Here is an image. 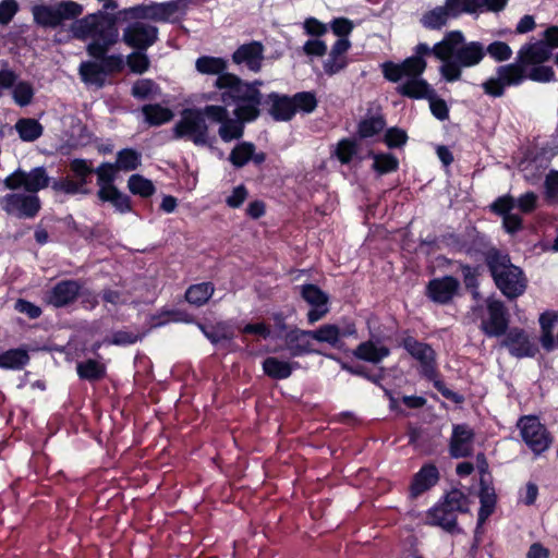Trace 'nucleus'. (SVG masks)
<instances>
[{"mask_svg": "<svg viewBox=\"0 0 558 558\" xmlns=\"http://www.w3.org/2000/svg\"><path fill=\"white\" fill-rule=\"evenodd\" d=\"M216 92L204 93L201 101H221L234 105L233 113L236 119L229 117L220 124L219 136L223 142L239 140L243 135L244 122H251L259 116L262 94L253 85L246 84L234 74H226L216 78Z\"/></svg>", "mask_w": 558, "mask_h": 558, "instance_id": "f257e3e1", "label": "nucleus"}, {"mask_svg": "<svg viewBox=\"0 0 558 558\" xmlns=\"http://www.w3.org/2000/svg\"><path fill=\"white\" fill-rule=\"evenodd\" d=\"M434 56L442 62L439 72L447 82L461 78L463 68L477 65L485 57V47L480 41H465L460 31L445 35L433 46Z\"/></svg>", "mask_w": 558, "mask_h": 558, "instance_id": "f03ea898", "label": "nucleus"}, {"mask_svg": "<svg viewBox=\"0 0 558 558\" xmlns=\"http://www.w3.org/2000/svg\"><path fill=\"white\" fill-rule=\"evenodd\" d=\"M551 51L544 41L526 44L518 52L517 62L497 68L495 75L487 78L482 87L492 97H501L509 86H518L526 78L524 68L547 61Z\"/></svg>", "mask_w": 558, "mask_h": 558, "instance_id": "7ed1b4c3", "label": "nucleus"}, {"mask_svg": "<svg viewBox=\"0 0 558 558\" xmlns=\"http://www.w3.org/2000/svg\"><path fill=\"white\" fill-rule=\"evenodd\" d=\"M116 22L113 15L98 11L73 22L70 31L75 38L89 40L87 46L89 56L104 59L108 49L119 38Z\"/></svg>", "mask_w": 558, "mask_h": 558, "instance_id": "20e7f679", "label": "nucleus"}, {"mask_svg": "<svg viewBox=\"0 0 558 558\" xmlns=\"http://www.w3.org/2000/svg\"><path fill=\"white\" fill-rule=\"evenodd\" d=\"M487 265L497 288L508 299H515L524 293L526 279L523 271L514 266L507 255L498 252L489 253Z\"/></svg>", "mask_w": 558, "mask_h": 558, "instance_id": "39448f33", "label": "nucleus"}, {"mask_svg": "<svg viewBox=\"0 0 558 558\" xmlns=\"http://www.w3.org/2000/svg\"><path fill=\"white\" fill-rule=\"evenodd\" d=\"M184 0L168 2H150L148 4L134 5L120 11L121 15L134 20H147L159 23H174L185 14Z\"/></svg>", "mask_w": 558, "mask_h": 558, "instance_id": "423d86ee", "label": "nucleus"}, {"mask_svg": "<svg viewBox=\"0 0 558 558\" xmlns=\"http://www.w3.org/2000/svg\"><path fill=\"white\" fill-rule=\"evenodd\" d=\"M83 7L74 1H62L54 5L37 3L32 7L34 21L43 26L56 28L64 21L72 20L81 15Z\"/></svg>", "mask_w": 558, "mask_h": 558, "instance_id": "0eeeda50", "label": "nucleus"}, {"mask_svg": "<svg viewBox=\"0 0 558 558\" xmlns=\"http://www.w3.org/2000/svg\"><path fill=\"white\" fill-rule=\"evenodd\" d=\"M175 138H185L197 146L209 143V130L199 109H185L173 126Z\"/></svg>", "mask_w": 558, "mask_h": 558, "instance_id": "6e6552de", "label": "nucleus"}, {"mask_svg": "<svg viewBox=\"0 0 558 558\" xmlns=\"http://www.w3.org/2000/svg\"><path fill=\"white\" fill-rule=\"evenodd\" d=\"M49 184L50 177L44 167H36L29 171L19 168L3 180L4 187L10 191L23 189L26 193L36 195Z\"/></svg>", "mask_w": 558, "mask_h": 558, "instance_id": "1a4fd4ad", "label": "nucleus"}, {"mask_svg": "<svg viewBox=\"0 0 558 558\" xmlns=\"http://www.w3.org/2000/svg\"><path fill=\"white\" fill-rule=\"evenodd\" d=\"M522 440L535 456L545 452L551 444V438L546 427L533 415L523 416L517 424Z\"/></svg>", "mask_w": 558, "mask_h": 558, "instance_id": "9d476101", "label": "nucleus"}, {"mask_svg": "<svg viewBox=\"0 0 558 558\" xmlns=\"http://www.w3.org/2000/svg\"><path fill=\"white\" fill-rule=\"evenodd\" d=\"M0 207L8 215L17 218H34L40 210L38 195L12 191L0 197Z\"/></svg>", "mask_w": 558, "mask_h": 558, "instance_id": "9b49d317", "label": "nucleus"}, {"mask_svg": "<svg viewBox=\"0 0 558 558\" xmlns=\"http://www.w3.org/2000/svg\"><path fill=\"white\" fill-rule=\"evenodd\" d=\"M158 39V28L144 20H136L130 23L122 34L125 45L137 50H146Z\"/></svg>", "mask_w": 558, "mask_h": 558, "instance_id": "f8f14e48", "label": "nucleus"}, {"mask_svg": "<svg viewBox=\"0 0 558 558\" xmlns=\"http://www.w3.org/2000/svg\"><path fill=\"white\" fill-rule=\"evenodd\" d=\"M384 76L391 81L398 82L402 77L414 78L420 77L426 69V62L423 58L412 56L407 58L402 63L385 62L383 65Z\"/></svg>", "mask_w": 558, "mask_h": 558, "instance_id": "ddd939ff", "label": "nucleus"}, {"mask_svg": "<svg viewBox=\"0 0 558 558\" xmlns=\"http://www.w3.org/2000/svg\"><path fill=\"white\" fill-rule=\"evenodd\" d=\"M488 318L483 319L481 327L488 337H499L508 327L506 308L502 302L494 299L487 300Z\"/></svg>", "mask_w": 558, "mask_h": 558, "instance_id": "4468645a", "label": "nucleus"}, {"mask_svg": "<svg viewBox=\"0 0 558 558\" xmlns=\"http://www.w3.org/2000/svg\"><path fill=\"white\" fill-rule=\"evenodd\" d=\"M404 349L420 362L422 373L429 379L436 376V362L434 350L422 342L416 341L414 338H405L403 341Z\"/></svg>", "mask_w": 558, "mask_h": 558, "instance_id": "2eb2a0df", "label": "nucleus"}, {"mask_svg": "<svg viewBox=\"0 0 558 558\" xmlns=\"http://www.w3.org/2000/svg\"><path fill=\"white\" fill-rule=\"evenodd\" d=\"M302 298L312 306L307 314L310 324L320 320L328 312V295L315 284H305L301 290Z\"/></svg>", "mask_w": 558, "mask_h": 558, "instance_id": "dca6fc26", "label": "nucleus"}, {"mask_svg": "<svg viewBox=\"0 0 558 558\" xmlns=\"http://www.w3.org/2000/svg\"><path fill=\"white\" fill-rule=\"evenodd\" d=\"M508 0H447L453 13L500 12Z\"/></svg>", "mask_w": 558, "mask_h": 558, "instance_id": "f3484780", "label": "nucleus"}, {"mask_svg": "<svg viewBox=\"0 0 558 558\" xmlns=\"http://www.w3.org/2000/svg\"><path fill=\"white\" fill-rule=\"evenodd\" d=\"M458 289L459 281L451 276H445L429 281L427 295L436 303L446 304L452 300Z\"/></svg>", "mask_w": 558, "mask_h": 558, "instance_id": "a211bd4d", "label": "nucleus"}, {"mask_svg": "<svg viewBox=\"0 0 558 558\" xmlns=\"http://www.w3.org/2000/svg\"><path fill=\"white\" fill-rule=\"evenodd\" d=\"M234 63L244 64L253 72H258L264 60V48L258 41L242 45L232 56Z\"/></svg>", "mask_w": 558, "mask_h": 558, "instance_id": "6ab92c4d", "label": "nucleus"}, {"mask_svg": "<svg viewBox=\"0 0 558 558\" xmlns=\"http://www.w3.org/2000/svg\"><path fill=\"white\" fill-rule=\"evenodd\" d=\"M80 294V284L74 280H64L57 283L46 295L48 304L62 307L72 303Z\"/></svg>", "mask_w": 558, "mask_h": 558, "instance_id": "aec40b11", "label": "nucleus"}, {"mask_svg": "<svg viewBox=\"0 0 558 558\" xmlns=\"http://www.w3.org/2000/svg\"><path fill=\"white\" fill-rule=\"evenodd\" d=\"M474 433L468 425H456L450 439V454L462 458L471 454L473 450Z\"/></svg>", "mask_w": 558, "mask_h": 558, "instance_id": "412c9836", "label": "nucleus"}, {"mask_svg": "<svg viewBox=\"0 0 558 558\" xmlns=\"http://www.w3.org/2000/svg\"><path fill=\"white\" fill-rule=\"evenodd\" d=\"M351 47L348 38H338L332 45L328 58L324 61L323 68L326 74L335 75L342 71L348 64L347 52Z\"/></svg>", "mask_w": 558, "mask_h": 558, "instance_id": "4be33fe9", "label": "nucleus"}, {"mask_svg": "<svg viewBox=\"0 0 558 558\" xmlns=\"http://www.w3.org/2000/svg\"><path fill=\"white\" fill-rule=\"evenodd\" d=\"M502 344L517 357L533 356L536 353L535 344L521 329H511L502 341Z\"/></svg>", "mask_w": 558, "mask_h": 558, "instance_id": "5701e85b", "label": "nucleus"}, {"mask_svg": "<svg viewBox=\"0 0 558 558\" xmlns=\"http://www.w3.org/2000/svg\"><path fill=\"white\" fill-rule=\"evenodd\" d=\"M425 524L439 526L445 531L452 532L457 527V515L444 501H439L425 514Z\"/></svg>", "mask_w": 558, "mask_h": 558, "instance_id": "b1692460", "label": "nucleus"}, {"mask_svg": "<svg viewBox=\"0 0 558 558\" xmlns=\"http://www.w3.org/2000/svg\"><path fill=\"white\" fill-rule=\"evenodd\" d=\"M312 330L294 329L286 335V345L291 356H301L308 353H315L313 349Z\"/></svg>", "mask_w": 558, "mask_h": 558, "instance_id": "393cba45", "label": "nucleus"}, {"mask_svg": "<svg viewBox=\"0 0 558 558\" xmlns=\"http://www.w3.org/2000/svg\"><path fill=\"white\" fill-rule=\"evenodd\" d=\"M514 207L515 203L511 196L499 197L492 205L495 213L504 216V227L509 233L520 230L522 225L521 218L510 213Z\"/></svg>", "mask_w": 558, "mask_h": 558, "instance_id": "a878e982", "label": "nucleus"}, {"mask_svg": "<svg viewBox=\"0 0 558 558\" xmlns=\"http://www.w3.org/2000/svg\"><path fill=\"white\" fill-rule=\"evenodd\" d=\"M390 351L387 347L379 342L365 341L356 347L353 354L362 361L377 364L389 355Z\"/></svg>", "mask_w": 558, "mask_h": 558, "instance_id": "bb28decb", "label": "nucleus"}, {"mask_svg": "<svg viewBox=\"0 0 558 558\" xmlns=\"http://www.w3.org/2000/svg\"><path fill=\"white\" fill-rule=\"evenodd\" d=\"M438 481V471L434 465L423 466L414 476L411 485V496L417 497L433 487Z\"/></svg>", "mask_w": 558, "mask_h": 558, "instance_id": "cd10ccee", "label": "nucleus"}, {"mask_svg": "<svg viewBox=\"0 0 558 558\" xmlns=\"http://www.w3.org/2000/svg\"><path fill=\"white\" fill-rule=\"evenodd\" d=\"M251 159H253L255 163H262L265 160V155L255 154V146L248 142L238 144L229 156L230 162L236 168L243 167Z\"/></svg>", "mask_w": 558, "mask_h": 558, "instance_id": "c85d7f7f", "label": "nucleus"}, {"mask_svg": "<svg viewBox=\"0 0 558 558\" xmlns=\"http://www.w3.org/2000/svg\"><path fill=\"white\" fill-rule=\"evenodd\" d=\"M269 100L271 102L269 111L275 120L289 121L295 114L292 97L274 93L269 95Z\"/></svg>", "mask_w": 558, "mask_h": 558, "instance_id": "c756f323", "label": "nucleus"}, {"mask_svg": "<svg viewBox=\"0 0 558 558\" xmlns=\"http://www.w3.org/2000/svg\"><path fill=\"white\" fill-rule=\"evenodd\" d=\"M298 366V363H291L288 361H282L277 357H267L263 362V369L265 374L274 379H286L291 374L292 371Z\"/></svg>", "mask_w": 558, "mask_h": 558, "instance_id": "7c9ffc66", "label": "nucleus"}, {"mask_svg": "<svg viewBox=\"0 0 558 558\" xmlns=\"http://www.w3.org/2000/svg\"><path fill=\"white\" fill-rule=\"evenodd\" d=\"M398 89L402 95L412 98H432L434 95V90L428 83L420 77L408 78Z\"/></svg>", "mask_w": 558, "mask_h": 558, "instance_id": "2f4dec72", "label": "nucleus"}, {"mask_svg": "<svg viewBox=\"0 0 558 558\" xmlns=\"http://www.w3.org/2000/svg\"><path fill=\"white\" fill-rule=\"evenodd\" d=\"M195 68L199 73L207 75H217V78H219L222 75L229 74L228 72H226L227 61L219 57H199L195 62Z\"/></svg>", "mask_w": 558, "mask_h": 558, "instance_id": "473e14b6", "label": "nucleus"}, {"mask_svg": "<svg viewBox=\"0 0 558 558\" xmlns=\"http://www.w3.org/2000/svg\"><path fill=\"white\" fill-rule=\"evenodd\" d=\"M97 196L101 202L110 203L117 211L125 214L131 210L130 198L117 187L98 190Z\"/></svg>", "mask_w": 558, "mask_h": 558, "instance_id": "72a5a7b5", "label": "nucleus"}, {"mask_svg": "<svg viewBox=\"0 0 558 558\" xmlns=\"http://www.w3.org/2000/svg\"><path fill=\"white\" fill-rule=\"evenodd\" d=\"M15 130L23 142H34L43 135L44 128L35 119L22 118L15 123Z\"/></svg>", "mask_w": 558, "mask_h": 558, "instance_id": "f704fd0d", "label": "nucleus"}, {"mask_svg": "<svg viewBox=\"0 0 558 558\" xmlns=\"http://www.w3.org/2000/svg\"><path fill=\"white\" fill-rule=\"evenodd\" d=\"M29 356L25 349H11L0 354V367L20 369L28 363Z\"/></svg>", "mask_w": 558, "mask_h": 558, "instance_id": "c9c22d12", "label": "nucleus"}, {"mask_svg": "<svg viewBox=\"0 0 558 558\" xmlns=\"http://www.w3.org/2000/svg\"><path fill=\"white\" fill-rule=\"evenodd\" d=\"M215 289L210 282H202L191 286L186 293L185 299L190 304L201 306L205 304L213 295Z\"/></svg>", "mask_w": 558, "mask_h": 558, "instance_id": "e433bc0d", "label": "nucleus"}, {"mask_svg": "<svg viewBox=\"0 0 558 558\" xmlns=\"http://www.w3.org/2000/svg\"><path fill=\"white\" fill-rule=\"evenodd\" d=\"M80 74L87 84L98 87L104 85L106 73L101 64L97 62H83L80 65Z\"/></svg>", "mask_w": 558, "mask_h": 558, "instance_id": "4c0bfd02", "label": "nucleus"}, {"mask_svg": "<svg viewBox=\"0 0 558 558\" xmlns=\"http://www.w3.org/2000/svg\"><path fill=\"white\" fill-rule=\"evenodd\" d=\"M146 121L151 125H160L173 118V112L160 105H146L142 109Z\"/></svg>", "mask_w": 558, "mask_h": 558, "instance_id": "58836bf2", "label": "nucleus"}, {"mask_svg": "<svg viewBox=\"0 0 558 558\" xmlns=\"http://www.w3.org/2000/svg\"><path fill=\"white\" fill-rule=\"evenodd\" d=\"M480 501L478 524H483L495 509L496 496L494 488L483 484L480 493Z\"/></svg>", "mask_w": 558, "mask_h": 558, "instance_id": "ea45409f", "label": "nucleus"}, {"mask_svg": "<svg viewBox=\"0 0 558 558\" xmlns=\"http://www.w3.org/2000/svg\"><path fill=\"white\" fill-rule=\"evenodd\" d=\"M314 340L336 347L341 338V327L336 324H325L312 330Z\"/></svg>", "mask_w": 558, "mask_h": 558, "instance_id": "a19ab883", "label": "nucleus"}, {"mask_svg": "<svg viewBox=\"0 0 558 558\" xmlns=\"http://www.w3.org/2000/svg\"><path fill=\"white\" fill-rule=\"evenodd\" d=\"M459 13H453L445 3V7H438L423 16V24L428 28H440L444 26L448 20L449 15H458Z\"/></svg>", "mask_w": 558, "mask_h": 558, "instance_id": "79ce46f5", "label": "nucleus"}, {"mask_svg": "<svg viewBox=\"0 0 558 558\" xmlns=\"http://www.w3.org/2000/svg\"><path fill=\"white\" fill-rule=\"evenodd\" d=\"M77 374L86 380H97L105 375V365L96 360H87L77 364Z\"/></svg>", "mask_w": 558, "mask_h": 558, "instance_id": "37998d69", "label": "nucleus"}, {"mask_svg": "<svg viewBox=\"0 0 558 558\" xmlns=\"http://www.w3.org/2000/svg\"><path fill=\"white\" fill-rule=\"evenodd\" d=\"M128 187L131 193L142 197H148L155 193L153 182L141 174H133L128 180Z\"/></svg>", "mask_w": 558, "mask_h": 558, "instance_id": "c03bdc74", "label": "nucleus"}, {"mask_svg": "<svg viewBox=\"0 0 558 558\" xmlns=\"http://www.w3.org/2000/svg\"><path fill=\"white\" fill-rule=\"evenodd\" d=\"M117 170H119L116 165L112 163H101L96 170L95 173L97 174V185L98 190H109L112 187H116L113 184L116 180V173Z\"/></svg>", "mask_w": 558, "mask_h": 558, "instance_id": "a18cd8bd", "label": "nucleus"}, {"mask_svg": "<svg viewBox=\"0 0 558 558\" xmlns=\"http://www.w3.org/2000/svg\"><path fill=\"white\" fill-rule=\"evenodd\" d=\"M141 165V154L133 149H122L118 153L116 167L119 170L132 171Z\"/></svg>", "mask_w": 558, "mask_h": 558, "instance_id": "49530a36", "label": "nucleus"}, {"mask_svg": "<svg viewBox=\"0 0 558 558\" xmlns=\"http://www.w3.org/2000/svg\"><path fill=\"white\" fill-rule=\"evenodd\" d=\"M294 111H300L303 113H311L317 107V99L314 93L312 92H301L296 93L293 97Z\"/></svg>", "mask_w": 558, "mask_h": 558, "instance_id": "de8ad7c7", "label": "nucleus"}, {"mask_svg": "<svg viewBox=\"0 0 558 558\" xmlns=\"http://www.w3.org/2000/svg\"><path fill=\"white\" fill-rule=\"evenodd\" d=\"M442 501L456 515L469 510L466 496L458 489L449 492Z\"/></svg>", "mask_w": 558, "mask_h": 558, "instance_id": "09e8293b", "label": "nucleus"}, {"mask_svg": "<svg viewBox=\"0 0 558 558\" xmlns=\"http://www.w3.org/2000/svg\"><path fill=\"white\" fill-rule=\"evenodd\" d=\"M385 128V121L380 117H371L363 120L359 125V134L361 137H372L380 133Z\"/></svg>", "mask_w": 558, "mask_h": 558, "instance_id": "8fccbe9b", "label": "nucleus"}, {"mask_svg": "<svg viewBox=\"0 0 558 558\" xmlns=\"http://www.w3.org/2000/svg\"><path fill=\"white\" fill-rule=\"evenodd\" d=\"M51 186L56 192H62L65 194H71V195L78 194V193H83V194L88 193V190L85 189L83 183H80L78 181H74L69 178L53 181Z\"/></svg>", "mask_w": 558, "mask_h": 558, "instance_id": "3c124183", "label": "nucleus"}, {"mask_svg": "<svg viewBox=\"0 0 558 558\" xmlns=\"http://www.w3.org/2000/svg\"><path fill=\"white\" fill-rule=\"evenodd\" d=\"M398 168V160L390 154L374 155L373 169L380 174L392 172Z\"/></svg>", "mask_w": 558, "mask_h": 558, "instance_id": "603ef678", "label": "nucleus"}, {"mask_svg": "<svg viewBox=\"0 0 558 558\" xmlns=\"http://www.w3.org/2000/svg\"><path fill=\"white\" fill-rule=\"evenodd\" d=\"M144 50L134 51L126 58V63L133 73L142 74L149 68V59Z\"/></svg>", "mask_w": 558, "mask_h": 558, "instance_id": "864d4df0", "label": "nucleus"}, {"mask_svg": "<svg viewBox=\"0 0 558 558\" xmlns=\"http://www.w3.org/2000/svg\"><path fill=\"white\" fill-rule=\"evenodd\" d=\"M13 99L14 101L21 106H27L31 104L33 96H34V89L33 86L27 82H20L14 85L13 92Z\"/></svg>", "mask_w": 558, "mask_h": 558, "instance_id": "5fc2aeb1", "label": "nucleus"}, {"mask_svg": "<svg viewBox=\"0 0 558 558\" xmlns=\"http://www.w3.org/2000/svg\"><path fill=\"white\" fill-rule=\"evenodd\" d=\"M221 104L222 105H208L203 109H199L203 113V118H207L213 122L221 124L229 117V111L227 109L229 105H225L223 102Z\"/></svg>", "mask_w": 558, "mask_h": 558, "instance_id": "6e6d98bb", "label": "nucleus"}, {"mask_svg": "<svg viewBox=\"0 0 558 558\" xmlns=\"http://www.w3.org/2000/svg\"><path fill=\"white\" fill-rule=\"evenodd\" d=\"M488 53L495 61H507L512 56V50L508 44L504 41H494L485 48V54Z\"/></svg>", "mask_w": 558, "mask_h": 558, "instance_id": "4d7b16f0", "label": "nucleus"}, {"mask_svg": "<svg viewBox=\"0 0 558 558\" xmlns=\"http://www.w3.org/2000/svg\"><path fill=\"white\" fill-rule=\"evenodd\" d=\"M157 85L147 78L138 80L132 87V95L138 99H147L157 94Z\"/></svg>", "mask_w": 558, "mask_h": 558, "instance_id": "13d9d810", "label": "nucleus"}, {"mask_svg": "<svg viewBox=\"0 0 558 558\" xmlns=\"http://www.w3.org/2000/svg\"><path fill=\"white\" fill-rule=\"evenodd\" d=\"M71 171L77 178L80 183L85 186L87 184L88 177L94 172L92 165L85 159H74L70 163Z\"/></svg>", "mask_w": 558, "mask_h": 558, "instance_id": "bf43d9fd", "label": "nucleus"}, {"mask_svg": "<svg viewBox=\"0 0 558 558\" xmlns=\"http://www.w3.org/2000/svg\"><path fill=\"white\" fill-rule=\"evenodd\" d=\"M335 154L342 163L350 162L352 157L356 154L355 142L351 140L340 141L336 147Z\"/></svg>", "mask_w": 558, "mask_h": 558, "instance_id": "052dcab7", "label": "nucleus"}, {"mask_svg": "<svg viewBox=\"0 0 558 558\" xmlns=\"http://www.w3.org/2000/svg\"><path fill=\"white\" fill-rule=\"evenodd\" d=\"M545 195L548 201L558 203V170H550L546 174Z\"/></svg>", "mask_w": 558, "mask_h": 558, "instance_id": "680f3d73", "label": "nucleus"}, {"mask_svg": "<svg viewBox=\"0 0 558 558\" xmlns=\"http://www.w3.org/2000/svg\"><path fill=\"white\" fill-rule=\"evenodd\" d=\"M525 76L535 82L547 83L554 80L555 73L550 66L537 64Z\"/></svg>", "mask_w": 558, "mask_h": 558, "instance_id": "e2e57ef3", "label": "nucleus"}, {"mask_svg": "<svg viewBox=\"0 0 558 558\" xmlns=\"http://www.w3.org/2000/svg\"><path fill=\"white\" fill-rule=\"evenodd\" d=\"M330 27L339 38H348L353 29V23L345 17H338L331 22Z\"/></svg>", "mask_w": 558, "mask_h": 558, "instance_id": "0e129e2a", "label": "nucleus"}, {"mask_svg": "<svg viewBox=\"0 0 558 558\" xmlns=\"http://www.w3.org/2000/svg\"><path fill=\"white\" fill-rule=\"evenodd\" d=\"M303 50L307 56L323 57L327 51V45L319 38H314L304 44Z\"/></svg>", "mask_w": 558, "mask_h": 558, "instance_id": "69168bd1", "label": "nucleus"}, {"mask_svg": "<svg viewBox=\"0 0 558 558\" xmlns=\"http://www.w3.org/2000/svg\"><path fill=\"white\" fill-rule=\"evenodd\" d=\"M17 11L15 0H3L0 2V23L8 24Z\"/></svg>", "mask_w": 558, "mask_h": 558, "instance_id": "338daca9", "label": "nucleus"}, {"mask_svg": "<svg viewBox=\"0 0 558 558\" xmlns=\"http://www.w3.org/2000/svg\"><path fill=\"white\" fill-rule=\"evenodd\" d=\"M247 197V191L243 185L233 189L231 195L226 198V203L231 208L240 207Z\"/></svg>", "mask_w": 558, "mask_h": 558, "instance_id": "774afa93", "label": "nucleus"}]
</instances>
